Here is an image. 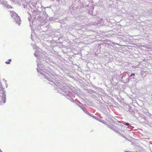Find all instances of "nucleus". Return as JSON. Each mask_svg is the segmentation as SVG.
Listing matches in <instances>:
<instances>
[{
    "mask_svg": "<svg viewBox=\"0 0 152 152\" xmlns=\"http://www.w3.org/2000/svg\"><path fill=\"white\" fill-rule=\"evenodd\" d=\"M109 127L114 130L116 132L119 133L120 131H123V130L122 128L123 127V126H119L117 127H116L114 126H108Z\"/></svg>",
    "mask_w": 152,
    "mask_h": 152,
    "instance_id": "obj_1",
    "label": "nucleus"
},
{
    "mask_svg": "<svg viewBox=\"0 0 152 152\" xmlns=\"http://www.w3.org/2000/svg\"><path fill=\"white\" fill-rule=\"evenodd\" d=\"M14 19V21L16 22V23H19L20 21V18L18 15H16L15 17L13 18Z\"/></svg>",
    "mask_w": 152,
    "mask_h": 152,
    "instance_id": "obj_2",
    "label": "nucleus"
},
{
    "mask_svg": "<svg viewBox=\"0 0 152 152\" xmlns=\"http://www.w3.org/2000/svg\"><path fill=\"white\" fill-rule=\"evenodd\" d=\"M11 16L12 17H13V18L15 17L16 15H17V14H16L15 12H11Z\"/></svg>",
    "mask_w": 152,
    "mask_h": 152,
    "instance_id": "obj_3",
    "label": "nucleus"
},
{
    "mask_svg": "<svg viewBox=\"0 0 152 152\" xmlns=\"http://www.w3.org/2000/svg\"><path fill=\"white\" fill-rule=\"evenodd\" d=\"M11 61V59H9L8 61H7L5 62V63L7 64H9L10 63V62Z\"/></svg>",
    "mask_w": 152,
    "mask_h": 152,
    "instance_id": "obj_4",
    "label": "nucleus"
},
{
    "mask_svg": "<svg viewBox=\"0 0 152 152\" xmlns=\"http://www.w3.org/2000/svg\"><path fill=\"white\" fill-rule=\"evenodd\" d=\"M86 113L89 115H90V113H88V112L86 111Z\"/></svg>",
    "mask_w": 152,
    "mask_h": 152,
    "instance_id": "obj_5",
    "label": "nucleus"
},
{
    "mask_svg": "<svg viewBox=\"0 0 152 152\" xmlns=\"http://www.w3.org/2000/svg\"><path fill=\"white\" fill-rule=\"evenodd\" d=\"M86 113L89 115H90V113H88V112L86 111Z\"/></svg>",
    "mask_w": 152,
    "mask_h": 152,
    "instance_id": "obj_6",
    "label": "nucleus"
},
{
    "mask_svg": "<svg viewBox=\"0 0 152 152\" xmlns=\"http://www.w3.org/2000/svg\"><path fill=\"white\" fill-rule=\"evenodd\" d=\"M86 113L89 115H90V113H88V112L86 111Z\"/></svg>",
    "mask_w": 152,
    "mask_h": 152,
    "instance_id": "obj_7",
    "label": "nucleus"
},
{
    "mask_svg": "<svg viewBox=\"0 0 152 152\" xmlns=\"http://www.w3.org/2000/svg\"><path fill=\"white\" fill-rule=\"evenodd\" d=\"M91 117L95 118H96V117L95 116H94L93 115Z\"/></svg>",
    "mask_w": 152,
    "mask_h": 152,
    "instance_id": "obj_8",
    "label": "nucleus"
},
{
    "mask_svg": "<svg viewBox=\"0 0 152 152\" xmlns=\"http://www.w3.org/2000/svg\"><path fill=\"white\" fill-rule=\"evenodd\" d=\"M135 75L134 74H132L131 75V77H132V76H134Z\"/></svg>",
    "mask_w": 152,
    "mask_h": 152,
    "instance_id": "obj_9",
    "label": "nucleus"
},
{
    "mask_svg": "<svg viewBox=\"0 0 152 152\" xmlns=\"http://www.w3.org/2000/svg\"><path fill=\"white\" fill-rule=\"evenodd\" d=\"M126 125H127V126H129L130 125L128 123H126V124H125Z\"/></svg>",
    "mask_w": 152,
    "mask_h": 152,
    "instance_id": "obj_10",
    "label": "nucleus"
},
{
    "mask_svg": "<svg viewBox=\"0 0 152 152\" xmlns=\"http://www.w3.org/2000/svg\"><path fill=\"white\" fill-rule=\"evenodd\" d=\"M90 115H89V116H91H91H92V115H92V114H91V113H90Z\"/></svg>",
    "mask_w": 152,
    "mask_h": 152,
    "instance_id": "obj_11",
    "label": "nucleus"
}]
</instances>
